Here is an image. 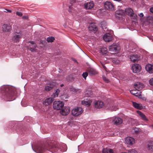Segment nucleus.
<instances>
[{
	"instance_id": "f257e3e1",
	"label": "nucleus",
	"mask_w": 153,
	"mask_h": 153,
	"mask_svg": "<svg viewBox=\"0 0 153 153\" xmlns=\"http://www.w3.org/2000/svg\"><path fill=\"white\" fill-rule=\"evenodd\" d=\"M0 96L6 101H13L16 98V93L12 88L4 85L0 88Z\"/></svg>"
},
{
	"instance_id": "f03ea898",
	"label": "nucleus",
	"mask_w": 153,
	"mask_h": 153,
	"mask_svg": "<svg viewBox=\"0 0 153 153\" xmlns=\"http://www.w3.org/2000/svg\"><path fill=\"white\" fill-rule=\"evenodd\" d=\"M57 149L55 144L50 140L46 141L44 144H41L36 146L35 151L37 153H42L47 150L52 152H56Z\"/></svg>"
},
{
	"instance_id": "7ed1b4c3",
	"label": "nucleus",
	"mask_w": 153,
	"mask_h": 153,
	"mask_svg": "<svg viewBox=\"0 0 153 153\" xmlns=\"http://www.w3.org/2000/svg\"><path fill=\"white\" fill-rule=\"evenodd\" d=\"M64 105L62 102L59 100H56L53 102V106L54 109L59 110L62 109Z\"/></svg>"
},
{
	"instance_id": "20e7f679",
	"label": "nucleus",
	"mask_w": 153,
	"mask_h": 153,
	"mask_svg": "<svg viewBox=\"0 0 153 153\" xmlns=\"http://www.w3.org/2000/svg\"><path fill=\"white\" fill-rule=\"evenodd\" d=\"M109 121L110 123H113L114 124H121L123 122L122 119L118 117H113L110 118L109 120L107 121L108 122Z\"/></svg>"
},
{
	"instance_id": "39448f33",
	"label": "nucleus",
	"mask_w": 153,
	"mask_h": 153,
	"mask_svg": "<svg viewBox=\"0 0 153 153\" xmlns=\"http://www.w3.org/2000/svg\"><path fill=\"white\" fill-rule=\"evenodd\" d=\"M83 112V110L82 108L76 107L72 110L71 113L73 116L77 117L81 114Z\"/></svg>"
},
{
	"instance_id": "423d86ee",
	"label": "nucleus",
	"mask_w": 153,
	"mask_h": 153,
	"mask_svg": "<svg viewBox=\"0 0 153 153\" xmlns=\"http://www.w3.org/2000/svg\"><path fill=\"white\" fill-rule=\"evenodd\" d=\"M22 35L21 32H16L14 33V35L13 36L12 39L14 42H19L22 38Z\"/></svg>"
},
{
	"instance_id": "0eeeda50",
	"label": "nucleus",
	"mask_w": 153,
	"mask_h": 153,
	"mask_svg": "<svg viewBox=\"0 0 153 153\" xmlns=\"http://www.w3.org/2000/svg\"><path fill=\"white\" fill-rule=\"evenodd\" d=\"M120 49V47L117 45H112L109 47V50L114 53H117L119 52Z\"/></svg>"
},
{
	"instance_id": "6e6552de",
	"label": "nucleus",
	"mask_w": 153,
	"mask_h": 153,
	"mask_svg": "<svg viewBox=\"0 0 153 153\" xmlns=\"http://www.w3.org/2000/svg\"><path fill=\"white\" fill-rule=\"evenodd\" d=\"M131 69L134 73H137L140 71L141 67L140 65L135 64L132 65Z\"/></svg>"
},
{
	"instance_id": "1a4fd4ad",
	"label": "nucleus",
	"mask_w": 153,
	"mask_h": 153,
	"mask_svg": "<svg viewBox=\"0 0 153 153\" xmlns=\"http://www.w3.org/2000/svg\"><path fill=\"white\" fill-rule=\"evenodd\" d=\"M89 30L91 31L96 32L98 30L97 24L95 23H91L89 27Z\"/></svg>"
},
{
	"instance_id": "9d476101",
	"label": "nucleus",
	"mask_w": 153,
	"mask_h": 153,
	"mask_svg": "<svg viewBox=\"0 0 153 153\" xmlns=\"http://www.w3.org/2000/svg\"><path fill=\"white\" fill-rule=\"evenodd\" d=\"M144 85L142 83L139 82H136L134 85V88L138 91H140L143 87Z\"/></svg>"
},
{
	"instance_id": "9b49d317",
	"label": "nucleus",
	"mask_w": 153,
	"mask_h": 153,
	"mask_svg": "<svg viewBox=\"0 0 153 153\" xmlns=\"http://www.w3.org/2000/svg\"><path fill=\"white\" fill-rule=\"evenodd\" d=\"M94 3L93 1H90L84 4V7L87 10H90L94 6Z\"/></svg>"
},
{
	"instance_id": "f8f14e48",
	"label": "nucleus",
	"mask_w": 153,
	"mask_h": 153,
	"mask_svg": "<svg viewBox=\"0 0 153 153\" xmlns=\"http://www.w3.org/2000/svg\"><path fill=\"white\" fill-rule=\"evenodd\" d=\"M112 36V35L111 34L108 33L105 34L103 37L105 42H108L111 40Z\"/></svg>"
},
{
	"instance_id": "ddd939ff",
	"label": "nucleus",
	"mask_w": 153,
	"mask_h": 153,
	"mask_svg": "<svg viewBox=\"0 0 153 153\" xmlns=\"http://www.w3.org/2000/svg\"><path fill=\"white\" fill-rule=\"evenodd\" d=\"M2 29L3 31L9 32L11 30L12 27L10 24H4L2 26Z\"/></svg>"
},
{
	"instance_id": "4468645a",
	"label": "nucleus",
	"mask_w": 153,
	"mask_h": 153,
	"mask_svg": "<svg viewBox=\"0 0 153 153\" xmlns=\"http://www.w3.org/2000/svg\"><path fill=\"white\" fill-rule=\"evenodd\" d=\"M105 6L106 9L109 10H113L114 9V5L111 2L106 1L105 4Z\"/></svg>"
},
{
	"instance_id": "2eb2a0df",
	"label": "nucleus",
	"mask_w": 153,
	"mask_h": 153,
	"mask_svg": "<svg viewBox=\"0 0 153 153\" xmlns=\"http://www.w3.org/2000/svg\"><path fill=\"white\" fill-rule=\"evenodd\" d=\"M125 12L127 15L130 16V17H132L134 15V11L131 8H126L125 9Z\"/></svg>"
},
{
	"instance_id": "dca6fc26",
	"label": "nucleus",
	"mask_w": 153,
	"mask_h": 153,
	"mask_svg": "<svg viewBox=\"0 0 153 153\" xmlns=\"http://www.w3.org/2000/svg\"><path fill=\"white\" fill-rule=\"evenodd\" d=\"M54 99L51 97H49L46 99L43 102V104L45 106H48L51 105Z\"/></svg>"
},
{
	"instance_id": "f3484780",
	"label": "nucleus",
	"mask_w": 153,
	"mask_h": 153,
	"mask_svg": "<svg viewBox=\"0 0 153 153\" xmlns=\"http://www.w3.org/2000/svg\"><path fill=\"white\" fill-rule=\"evenodd\" d=\"M70 108L69 107H67L65 108L60 111V113L62 115H67L68 114L69 112H70Z\"/></svg>"
},
{
	"instance_id": "a211bd4d",
	"label": "nucleus",
	"mask_w": 153,
	"mask_h": 153,
	"mask_svg": "<svg viewBox=\"0 0 153 153\" xmlns=\"http://www.w3.org/2000/svg\"><path fill=\"white\" fill-rule=\"evenodd\" d=\"M125 141L128 144L132 145L135 142L134 139L131 137H127L126 138Z\"/></svg>"
},
{
	"instance_id": "6ab92c4d",
	"label": "nucleus",
	"mask_w": 153,
	"mask_h": 153,
	"mask_svg": "<svg viewBox=\"0 0 153 153\" xmlns=\"http://www.w3.org/2000/svg\"><path fill=\"white\" fill-rule=\"evenodd\" d=\"M146 69L150 73H153V65L149 64L145 66Z\"/></svg>"
},
{
	"instance_id": "aec40b11",
	"label": "nucleus",
	"mask_w": 153,
	"mask_h": 153,
	"mask_svg": "<svg viewBox=\"0 0 153 153\" xmlns=\"http://www.w3.org/2000/svg\"><path fill=\"white\" fill-rule=\"evenodd\" d=\"M104 105V103L100 101H97L94 104L95 107L99 108L103 107Z\"/></svg>"
},
{
	"instance_id": "412c9836",
	"label": "nucleus",
	"mask_w": 153,
	"mask_h": 153,
	"mask_svg": "<svg viewBox=\"0 0 153 153\" xmlns=\"http://www.w3.org/2000/svg\"><path fill=\"white\" fill-rule=\"evenodd\" d=\"M132 104L133 106L137 109L141 110L143 108V107L141 104L137 103L136 102H133Z\"/></svg>"
},
{
	"instance_id": "4be33fe9",
	"label": "nucleus",
	"mask_w": 153,
	"mask_h": 153,
	"mask_svg": "<svg viewBox=\"0 0 153 153\" xmlns=\"http://www.w3.org/2000/svg\"><path fill=\"white\" fill-rule=\"evenodd\" d=\"M130 58L131 61L135 62L138 60V56L137 54L131 55L130 56Z\"/></svg>"
},
{
	"instance_id": "5701e85b",
	"label": "nucleus",
	"mask_w": 153,
	"mask_h": 153,
	"mask_svg": "<svg viewBox=\"0 0 153 153\" xmlns=\"http://www.w3.org/2000/svg\"><path fill=\"white\" fill-rule=\"evenodd\" d=\"M108 108L111 111H116L117 109V106H114L112 103L109 104L108 105Z\"/></svg>"
},
{
	"instance_id": "b1692460",
	"label": "nucleus",
	"mask_w": 153,
	"mask_h": 153,
	"mask_svg": "<svg viewBox=\"0 0 153 153\" xmlns=\"http://www.w3.org/2000/svg\"><path fill=\"white\" fill-rule=\"evenodd\" d=\"M137 90L135 89L131 90L130 91V93L134 96L138 97L139 98H140V97L141 96V95L139 94L137 92Z\"/></svg>"
},
{
	"instance_id": "393cba45",
	"label": "nucleus",
	"mask_w": 153,
	"mask_h": 153,
	"mask_svg": "<svg viewBox=\"0 0 153 153\" xmlns=\"http://www.w3.org/2000/svg\"><path fill=\"white\" fill-rule=\"evenodd\" d=\"M36 47V45H29V46L27 47V49L33 52L36 51L35 48Z\"/></svg>"
},
{
	"instance_id": "a878e982",
	"label": "nucleus",
	"mask_w": 153,
	"mask_h": 153,
	"mask_svg": "<svg viewBox=\"0 0 153 153\" xmlns=\"http://www.w3.org/2000/svg\"><path fill=\"white\" fill-rule=\"evenodd\" d=\"M137 112L143 120L145 121L147 120V119L145 115L142 112L139 111H137Z\"/></svg>"
},
{
	"instance_id": "bb28decb",
	"label": "nucleus",
	"mask_w": 153,
	"mask_h": 153,
	"mask_svg": "<svg viewBox=\"0 0 153 153\" xmlns=\"http://www.w3.org/2000/svg\"><path fill=\"white\" fill-rule=\"evenodd\" d=\"M97 72L95 69H91L88 71V74L89 75L92 76L97 74Z\"/></svg>"
},
{
	"instance_id": "cd10ccee",
	"label": "nucleus",
	"mask_w": 153,
	"mask_h": 153,
	"mask_svg": "<svg viewBox=\"0 0 153 153\" xmlns=\"http://www.w3.org/2000/svg\"><path fill=\"white\" fill-rule=\"evenodd\" d=\"M100 52L103 55L107 54L108 53L107 49L105 47H102L100 49Z\"/></svg>"
},
{
	"instance_id": "c85d7f7f",
	"label": "nucleus",
	"mask_w": 153,
	"mask_h": 153,
	"mask_svg": "<svg viewBox=\"0 0 153 153\" xmlns=\"http://www.w3.org/2000/svg\"><path fill=\"white\" fill-rule=\"evenodd\" d=\"M104 122L103 120H93L91 121L90 123L91 124H103V123H105Z\"/></svg>"
},
{
	"instance_id": "c756f323",
	"label": "nucleus",
	"mask_w": 153,
	"mask_h": 153,
	"mask_svg": "<svg viewBox=\"0 0 153 153\" xmlns=\"http://www.w3.org/2000/svg\"><path fill=\"white\" fill-rule=\"evenodd\" d=\"M91 100H88L87 101H85V100H82V104L84 105H87L89 106L91 104Z\"/></svg>"
},
{
	"instance_id": "7c9ffc66",
	"label": "nucleus",
	"mask_w": 153,
	"mask_h": 153,
	"mask_svg": "<svg viewBox=\"0 0 153 153\" xmlns=\"http://www.w3.org/2000/svg\"><path fill=\"white\" fill-rule=\"evenodd\" d=\"M117 13L119 15H123L125 13V10L120 9L117 11Z\"/></svg>"
},
{
	"instance_id": "2f4dec72",
	"label": "nucleus",
	"mask_w": 153,
	"mask_h": 153,
	"mask_svg": "<svg viewBox=\"0 0 153 153\" xmlns=\"http://www.w3.org/2000/svg\"><path fill=\"white\" fill-rule=\"evenodd\" d=\"M102 151L103 153H113V150L111 149H103Z\"/></svg>"
},
{
	"instance_id": "473e14b6",
	"label": "nucleus",
	"mask_w": 153,
	"mask_h": 153,
	"mask_svg": "<svg viewBox=\"0 0 153 153\" xmlns=\"http://www.w3.org/2000/svg\"><path fill=\"white\" fill-rule=\"evenodd\" d=\"M148 149L153 151V142H151L148 145Z\"/></svg>"
},
{
	"instance_id": "72a5a7b5",
	"label": "nucleus",
	"mask_w": 153,
	"mask_h": 153,
	"mask_svg": "<svg viewBox=\"0 0 153 153\" xmlns=\"http://www.w3.org/2000/svg\"><path fill=\"white\" fill-rule=\"evenodd\" d=\"M53 87V86L51 85V86H45V89L47 91H49L51 90Z\"/></svg>"
},
{
	"instance_id": "f704fd0d",
	"label": "nucleus",
	"mask_w": 153,
	"mask_h": 153,
	"mask_svg": "<svg viewBox=\"0 0 153 153\" xmlns=\"http://www.w3.org/2000/svg\"><path fill=\"white\" fill-rule=\"evenodd\" d=\"M55 39L54 37L51 36L48 37L47 39V41L48 42H52Z\"/></svg>"
},
{
	"instance_id": "c9c22d12",
	"label": "nucleus",
	"mask_w": 153,
	"mask_h": 153,
	"mask_svg": "<svg viewBox=\"0 0 153 153\" xmlns=\"http://www.w3.org/2000/svg\"><path fill=\"white\" fill-rule=\"evenodd\" d=\"M112 62L115 64H118L120 62V61L117 59L114 58L113 59Z\"/></svg>"
},
{
	"instance_id": "e433bc0d",
	"label": "nucleus",
	"mask_w": 153,
	"mask_h": 153,
	"mask_svg": "<svg viewBox=\"0 0 153 153\" xmlns=\"http://www.w3.org/2000/svg\"><path fill=\"white\" fill-rule=\"evenodd\" d=\"M59 92H60V90L58 89H56L55 93L53 94L54 97H57Z\"/></svg>"
},
{
	"instance_id": "4c0bfd02",
	"label": "nucleus",
	"mask_w": 153,
	"mask_h": 153,
	"mask_svg": "<svg viewBox=\"0 0 153 153\" xmlns=\"http://www.w3.org/2000/svg\"><path fill=\"white\" fill-rule=\"evenodd\" d=\"M102 77L103 80H104V81L106 83H108L110 81L109 79H108L106 78L105 76H102Z\"/></svg>"
},
{
	"instance_id": "58836bf2",
	"label": "nucleus",
	"mask_w": 153,
	"mask_h": 153,
	"mask_svg": "<svg viewBox=\"0 0 153 153\" xmlns=\"http://www.w3.org/2000/svg\"><path fill=\"white\" fill-rule=\"evenodd\" d=\"M88 75V72H85L83 73L82 74V76L84 79H86V78L87 77Z\"/></svg>"
},
{
	"instance_id": "ea45409f",
	"label": "nucleus",
	"mask_w": 153,
	"mask_h": 153,
	"mask_svg": "<svg viewBox=\"0 0 153 153\" xmlns=\"http://www.w3.org/2000/svg\"><path fill=\"white\" fill-rule=\"evenodd\" d=\"M128 153H137V152L134 149H132L128 151Z\"/></svg>"
},
{
	"instance_id": "a19ab883",
	"label": "nucleus",
	"mask_w": 153,
	"mask_h": 153,
	"mask_svg": "<svg viewBox=\"0 0 153 153\" xmlns=\"http://www.w3.org/2000/svg\"><path fill=\"white\" fill-rule=\"evenodd\" d=\"M149 83L151 85L153 86V77L149 80Z\"/></svg>"
},
{
	"instance_id": "79ce46f5",
	"label": "nucleus",
	"mask_w": 153,
	"mask_h": 153,
	"mask_svg": "<svg viewBox=\"0 0 153 153\" xmlns=\"http://www.w3.org/2000/svg\"><path fill=\"white\" fill-rule=\"evenodd\" d=\"M16 14L17 15L20 16H22V13L20 12H16Z\"/></svg>"
},
{
	"instance_id": "37998d69",
	"label": "nucleus",
	"mask_w": 153,
	"mask_h": 153,
	"mask_svg": "<svg viewBox=\"0 0 153 153\" xmlns=\"http://www.w3.org/2000/svg\"><path fill=\"white\" fill-rule=\"evenodd\" d=\"M72 9H73V7H72V6H70L69 7L68 10L69 12L71 13H72V10H73Z\"/></svg>"
},
{
	"instance_id": "c03bdc74",
	"label": "nucleus",
	"mask_w": 153,
	"mask_h": 153,
	"mask_svg": "<svg viewBox=\"0 0 153 153\" xmlns=\"http://www.w3.org/2000/svg\"><path fill=\"white\" fill-rule=\"evenodd\" d=\"M101 65L104 69L106 71H107V68L102 63H101Z\"/></svg>"
},
{
	"instance_id": "a18cd8bd",
	"label": "nucleus",
	"mask_w": 153,
	"mask_h": 153,
	"mask_svg": "<svg viewBox=\"0 0 153 153\" xmlns=\"http://www.w3.org/2000/svg\"><path fill=\"white\" fill-rule=\"evenodd\" d=\"M76 2V0H71L70 1V3L72 5L73 3H75Z\"/></svg>"
},
{
	"instance_id": "49530a36",
	"label": "nucleus",
	"mask_w": 153,
	"mask_h": 153,
	"mask_svg": "<svg viewBox=\"0 0 153 153\" xmlns=\"http://www.w3.org/2000/svg\"><path fill=\"white\" fill-rule=\"evenodd\" d=\"M28 42L29 43H30V45H36L35 43V42H34L33 41H29Z\"/></svg>"
},
{
	"instance_id": "de8ad7c7",
	"label": "nucleus",
	"mask_w": 153,
	"mask_h": 153,
	"mask_svg": "<svg viewBox=\"0 0 153 153\" xmlns=\"http://www.w3.org/2000/svg\"><path fill=\"white\" fill-rule=\"evenodd\" d=\"M71 91L74 92H76L77 90L75 88H71Z\"/></svg>"
},
{
	"instance_id": "09e8293b",
	"label": "nucleus",
	"mask_w": 153,
	"mask_h": 153,
	"mask_svg": "<svg viewBox=\"0 0 153 153\" xmlns=\"http://www.w3.org/2000/svg\"><path fill=\"white\" fill-rule=\"evenodd\" d=\"M87 93H86V96L88 97H90L89 95L88 94V93L91 94V91H87Z\"/></svg>"
},
{
	"instance_id": "8fccbe9b",
	"label": "nucleus",
	"mask_w": 153,
	"mask_h": 153,
	"mask_svg": "<svg viewBox=\"0 0 153 153\" xmlns=\"http://www.w3.org/2000/svg\"><path fill=\"white\" fill-rule=\"evenodd\" d=\"M150 12L153 13V7L150 8Z\"/></svg>"
},
{
	"instance_id": "3c124183",
	"label": "nucleus",
	"mask_w": 153,
	"mask_h": 153,
	"mask_svg": "<svg viewBox=\"0 0 153 153\" xmlns=\"http://www.w3.org/2000/svg\"><path fill=\"white\" fill-rule=\"evenodd\" d=\"M139 16L140 17H143L144 16V15L143 13H140V14H139Z\"/></svg>"
},
{
	"instance_id": "603ef678",
	"label": "nucleus",
	"mask_w": 153,
	"mask_h": 153,
	"mask_svg": "<svg viewBox=\"0 0 153 153\" xmlns=\"http://www.w3.org/2000/svg\"><path fill=\"white\" fill-rule=\"evenodd\" d=\"M6 10L7 11H6L7 12H9L10 13H11L12 11L11 10H9V9H6Z\"/></svg>"
},
{
	"instance_id": "864d4df0",
	"label": "nucleus",
	"mask_w": 153,
	"mask_h": 153,
	"mask_svg": "<svg viewBox=\"0 0 153 153\" xmlns=\"http://www.w3.org/2000/svg\"><path fill=\"white\" fill-rule=\"evenodd\" d=\"M139 130H134V132L136 134L138 133L139 132Z\"/></svg>"
},
{
	"instance_id": "5fc2aeb1",
	"label": "nucleus",
	"mask_w": 153,
	"mask_h": 153,
	"mask_svg": "<svg viewBox=\"0 0 153 153\" xmlns=\"http://www.w3.org/2000/svg\"><path fill=\"white\" fill-rule=\"evenodd\" d=\"M22 18L23 19H27V17L26 16H23L22 17Z\"/></svg>"
},
{
	"instance_id": "6e6d98bb",
	"label": "nucleus",
	"mask_w": 153,
	"mask_h": 153,
	"mask_svg": "<svg viewBox=\"0 0 153 153\" xmlns=\"http://www.w3.org/2000/svg\"><path fill=\"white\" fill-rule=\"evenodd\" d=\"M137 0H131V1H136Z\"/></svg>"
},
{
	"instance_id": "4d7b16f0",
	"label": "nucleus",
	"mask_w": 153,
	"mask_h": 153,
	"mask_svg": "<svg viewBox=\"0 0 153 153\" xmlns=\"http://www.w3.org/2000/svg\"><path fill=\"white\" fill-rule=\"evenodd\" d=\"M64 86V85L63 84H61L60 85L61 87H62Z\"/></svg>"
},
{
	"instance_id": "13d9d810",
	"label": "nucleus",
	"mask_w": 153,
	"mask_h": 153,
	"mask_svg": "<svg viewBox=\"0 0 153 153\" xmlns=\"http://www.w3.org/2000/svg\"><path fill=\"white\" fill-rule=\"evenodd\" d=\"M12 122V123H13V124H14V123H14V121Z\"/></svg>"
},
{
	"instance_id": "bf43d9fd",
	"label": "nucleus",
	"mask_w": 153,
	"mask_h": 153,
	"mask_svg": "<svg viewBox=\"0 0 153 153\" xmlns=\"http://www.w3.org/2000/svg\"><path fill=\"white\" fill-rule=\"evenodd\" d=\"M152 127L153 128V125H152Z\"/></svg>"
}]
</instances>
